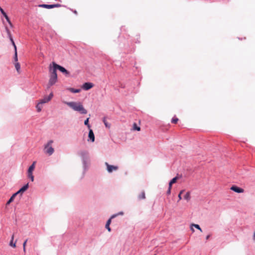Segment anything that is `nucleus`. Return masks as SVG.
I'll list each match as a JSON object with an SVG mask.
<instances>
[{
    "label": "nucleus",
    "instance_id": "obj_30",
    "mask_svg": "<svg viewBox=\"0 0 255 255\" xmlns=\"http://www.w3.org/2000/svg\"><path fill=\"white\" fill-rule=\"evenodd\" d=\"M178 121V119L176 118H173L172 119V123H173V124H176L177 123V122Z\"/></svg>",
    "mask_w": 255,
    "mask_h": 255
},
{
    "label": "nucleus",
    "instance_id": "obj_4",
    "mask_svg": "<svg viewBox=\"0 0 255 255\" xmlns=\"http://www.w3.org/2000/svg\"><path fill=\"white\" fill-rule=\"evenodd\" d=\"M53 70H55L56 71V70L58 69L62 73L65 74L66 75H68L69 74V72L65 68L57 64L56 63L53 62Z\"/></svg>",
    "mask_w": 255,
    "mask_h": 255
},
{
    "label": "nucleus",
    "instance_id": "obj_24",
    "mask_svg": "<svg viewBox=\"0 0 255 255\" xmlns=\"http://www.w3.org/2000/svg\"><path fill=\"white\" fill-rule=\"evenodd\" d=\"M69 90L72 92V93H79L81 91L80 89H73V88H70L69 89Z\"/></svg>",
    "mask_w": 255,
    "mask_h": 255
},
{
    "label": "nucleus",
    "instance_id": "obj_6",
    "mask_svg": "<svg viewBox=\"0 0 255 255\" xmlns=\"http://www.w3.org/2000/svg\"><path fill=\"white\" fill-rule=\"evenodd\" d=\"M105 164L107 166L108 171L110 173L112 172L113 171H116L118 169V167L117 166L110 165L107 162H106Z\"/></svg>",
    "mask_w": 255,
    "mask_h": 255
},
{
    "label": "nucleus",
    "instance_id": "obj_14",
    "mask_svg": "<svg viewBox=\"0 0 255 255\" xmlns=\"http://www.w3.org/2000/svg\"><path fill=\"white\" fill-rule=\"evenodd\" d=\"M12 44L13 45L14 50H15L14 60V61H18L17 53V50H16V47L14 43V41H12Z\"/></svg>",
    "mask_w": 255,
    "mask_h": 255
},
{
    "label": "nucleus",
    "instance_id": "obj_36",
    "mask_svg": "<svg viewBox=\"0 0 255 255\" xmlns=\"http://www.w3.org/2000/svg\"><path fill=\"white\" fill-rule=\"evenodd\" d=\"M74 13H75V14H77V11H76V10H75V11H74Z\"/></svg>",
    "mask_w": 255,
    "mask_h": 255
},
{
    "label": "nucleus",
    "instance_id": "obj_31",
    "mask_svg": "<svg viewBox=\"0 0 255 255\" xmlns=\"http://www.w3.org/2000/svg\"><path fill=\"white\" fill-rule=\"evenodd\" d=\"M171 188H172V186H170L169 185L168 189V190H167V194H168V195L170 194V193H171Z\"/></svg>",
    "mask_w": 255,
    "mask_h": 255
},
{
    "label": "nucleus",
    "instance_id": "obj_11",
    "mask_svg": "<svg viewBox=\"0 0 255 255\" xmlns=\"http://www.w3.org/2000/svg\"><path fill=\"white\" fill-rule=\"evenodd\" d=\"M28 183H27L26 185L23 186L21 189H20L15 194H16V195L18 194H22L24 191H25L28 188Z\"/></svg>",
    "mask_w": 255,
    "mask_h": 255
},
{
    "label": "nucleus",
    "instance_id": "obj_29",
    "mask_svg": "<svg viewBox=\"0 0 255 255\" xmlns=\"http://www.w3.org/2000/svg\"><path fill=\"white\" fill-rule=\"evenodd\" d=\"M27 242V239H26L23 243V252H25L26 251V250H25V246H26V243Z\"/></svg>",
    "mask_w": 255,
    "mask_h": 255
},
{
    "label": "nucleus",
    "instance_id": "obj_33",
    "mask_svg": "<svg viewBox=\"0 0 255 255\" xmlns=\"http://www.w3.org/2000/svg\"><path fill=\"white\" fill-rule=\"evenodd\" d=\"M210 237V235H209L207 236H206V239L207 240H208V239H209Z\"/></svg>",
    "mask_w": 255,
    "mask_h": 255
},
{
    "label": "nucleus",
    "instance_id": "obj_5",
    "mask_svg": "<svg viewBox=\"0 0 255 255\" xmlns=\"http://www.w3.org/2000/svg\"><path fill=\"white\" fill-rule=\"evenodd\" d=\"M53 96L52 93H51L48 96L44 97L42 99L40 100V104H44L50 101Z\"/></svg>",
    "mask_w": 255,
    "mask_h": 255
},
{
    "label": "nucleus",
    "instance_id": "obj_10",
    "mask_svg": "<svg viewBox=\"0 0 255 255\" xmlns=\"http://www.w3.org/2000/svg\"><path fill=\"white\" fill-rule=\"evenodd\" d=\"M231 189L232 190H233L237 193H243L244 192V190L243 189L240 188L236 186H233L231 188Z\"/></svg>",
    "mask_w": 255,
    "mask_h": 255
},
{
    "label": "nucleus",
    "instance_id": "obj_21",
    "mask_svg": "<svg viewBox=\"0 0 255 255\" xmlns=\"http://www.w3.org/2000/svg\"><path fill=\"white\" fill-rule=\"evenodd\" d=\"M16 196V194H14L10 198L9 200L7 202L6 205L9 204L11 202H12L14 200V197Z\"/></svg>",
    "mask_w": 255,
    "mask_h": 255
},
{
    "label": "nucleus",
    "instance_id": "obj_2",
    "mask_svg": "<svg viewBox=\"0 0 255 255\" xmlns=\"http://www.w3.org/2000/svg\"><path fill=\"white\" fill-rule=\"evenodd\" d=\"M51 75L49 82L48 84V88L50 87L51 86L54 85L57 81V75L56 71L55 70L50 69Z\"/></svg>",
    "mask_w": 255,
    "mask_h": 255
},
{
    "label": "nucleus",
    "instance_id": "obj_23",
    "mask_svg": "<svg viewBox=\"0 0 255 255\" xmlns=\"http://www.w3.org/2000/svg\"><path fill=\"white\" fill-rule=\"evenodd\" d=\"M41 105L42 104H40V102L37 104V105H36V108H37V110L38 112H40L41 111V109H42V106H41Z\"/></svg>",
    "mask_w": 255,
    "mask_h": 255
},
{
    "label": "nucleus",
    "instance_id": "obj_7",
    "mask_svg": "<svg viewBox=\"0 0 255 255\" xmlns=\"http://www.w3.org/2000/svg\"><path fill=\"white\" fill-rule=\"evenodd\" d=\"M61 5L60 4H43L39 5L40 7L46 8H52L54 7H60Z\"/></svg>",
    "mask_w": 255,
    "mask_h": 255
},
{
    "label": "nucleus",
    "instance_id": "obj_38",
    "mask_svg": "<svg viewBox=\"0 0 255 255\" xmlns=\"http://www.w3.org/2000/svg\"><path fill=\"white\" fill-rule=\"evenodd\" d=\"M10 40H11V42H12V41H13V40L12 39V38H10Z\"/></svg>",
    "mask_w": 255,
    "mask_h": 255
},
{
    "label": "nucleus",
    "instance_id": "obj_28",
    "mask_svg": "<svg viewBox=\"0 0 255 255\" xmlns=\"http://www.w3.org/2000/svg\"><path fill=\"white\" fill-rule=\"evenodd\" d=\"M28 177L30 178L31 181H33L34 180V176L32 175V173H28Z\"/></svg>",
    "mask_w": 255,
    "mask_h": 255
},
{
    "label": "nucleus",
    "instance_id": "obj_8",
    "mask_svg": "<svg viewBox=\"0 0 255 255\" xmlns=\"http://www.w3.org/2000/svg\"><path fill=\"white\" fill-rule=\"evenodd\" d=\"M94 86V85L92 83L87 82L85 83L83 86L82 88L85 90H88L92 88Z\"/></svg>",
    "mask_w": 255,
    "mask_h": 255
},
{
    "label": "nucleus",
    "instance_id": "obj_35",
    "mask_svg": "<svg viewBox=\"0 0 255 255\" xmlns=\"http://www.w3.org/2000/svg\"><path fill=\"white\" fill-rule=\"evenodd\" d=\"M123 212H120V213L118 214V215H123Z\"/></svg>",
    "mask_w": 255,
    "mask_h": 255
},
{
    "label": "nucleus",
    "instance_id": "obj_18",
    "mask_svg": "<svg viewBox=\"0 0 255 255\" xmlns=\"http://www.w3.org/2000/svg\"><path fill=\"white\" fill-rule=\"evenodd\" d=\"M15 63H14V66L15 67V69H16L17 72L19 73H20V64L17 62V61H15Z\"/></svg>",
    "mask_w": 255,
    "mask_h": 255
},
{
    "label": "nucleus",
    "instance_id": "obj_16",
    "mask_svg": "<svg viewBox=\"0 0 255 255\" xmlns=\"http://www.w3.org/2000/svg\"><path fill=\"white\" fill-rule=\"evenodd\" d=\"M179 178V177L178 176H176L175 177L173 178L169 182V185L170 186H172V184L176 183L177 180Z\"/></svg>",
    "mask_w": 255,
    "mask_h": 255
},
{
    "label": "nucleus",
    "instance_id": "obj_13",
    "mask_svg": "<svg viewBox=\"0 0 255 255\" xmlns=\"http://www.w3.org/2000/svg\"><path fill=\"white\" fill-rule=\"evenodd\" d=\"M88 137L92 142H94L95 141V135L92 129H90L89 130Z\"/></svg>",
    "mask_w": 255,
    "mask_h": 255
},
{
    "label": "nucleus",
    "instance_id": "obj_37",
    "mask_svg": "<svg viewBox=\"0 0 255 255\" xmlns=\"http://www.w3.org/2000/svg\"><path fill=\"white\" fill-rule=\"evenodd\" d=\"M191 230H192V232H194V229H193L192 228H191Z\"/></svg>",
    "mask_w": 255,
    "mask_h": 255
},
{
    "label": "nucleus",
    "instance_id": "obj_34",
    "mask_svg": "<svg viewBox=\"0 0 255 255\" xmlns=\"http://www.w3.org/2000/svg\"><path fill=\"white\" fill-rule=\"evenodd\" d=\"M184 190H181V191L180 192V193H179V194L181 195V194L184 192Z\"/></svg>",
    "mask_w": 255,
    "mask_h": 255
},
{
    "label": "nucleus",
    "instance_id": "obj_19",
    "mask_svg": "<svg viewBox=\"0 0 255 255\" xmlns=\"http://www.w3.org/2000/svg\"><path fill=\"white\" fill-rule=\"evenodd\" d=\"M13 240H14V235H13L11 237V239L9 245L13 248H15L16 247V245H15L16 243H15V242L14 243H13Z\"/></svg>",
    "mask_w": 255,
    "mask_h": 255
},
{
    "label": "nucleus",
    "instance_id": "obj_20",
    "mask_svg": "<svg viewBox=\"0 0 255 255\" xmlns=\"http://www.w3.org/2000/svg\"><path fill=\"white\" fill-rule=\"evenodd\" d=\"M184 198L187 201H189L190 200V194L189 192H187L185 195Z\"/></svg>",
    "mask_w": 255,
    "mask_h": 255
},
{
    "label": "nucleus",
    "instance_id": "obj_22",
    "mask_svg": "<svg viewBox=\"0 0 255 255\" xmlns=\"http://www.w3.org/2000/svg\"><path fill=\"white\" fill-rule=\"evenodd\" d=\"M103 121L107 128H110L111 125L109 123H108V122L106 121V118H104Z\"/></svg>",
    "mask_w": 255,
    "mask_h": 255
},
{
    "label": "nucleus",
    "instance_id": "obj_15",
    "mask_svg": "<svg viewBox=\"0 0 255 255\" xmlns=\"http://www.w3.org/2000/svg\"><path fill=\"white\" fill-rule=\"evenodd\" d=\"M36 164V161H34L32 165L29 167L28 169V173H32L33 171L35 168V165Z\"/></svg>",
    "mask_w": 255,
    "mask_h": 255
},
{
    "label": "nucleus",
    "instance_id": "obj_32",
    "mask_svg": "<svg viewBox=\"0 0 255 255\" xmlns=\"http://www.w3.org/2000/svg\"><path fill=\"white\" fill-rule=\"evenodd\" d=\"M178 197L179 199L178 201L182 199L181 195L178 194Z\"/></svg>",
    "mask_w": 255,
    "mask_h": 255
},
{
    "label": "nucleus",
    "instance_id": "obj_12",
    "mask_svg": "<svg viewBox=\"0 0 255 255\" xmlns=\"http://www.w3.org/2000/svg\"><path fill=\"white\" fill-rule=\"evenodd\" d=\"M0 11L1 12V13L3 14V15L5 17L6 21L8 22V23L10 24V25L11 26H12V24L10 22V20L9 17H8L6 13L4 11L3 9L0 6Z\"/></svg>",
    "mask_w": 255,
    "mask_h": 255
},
{
    "label": "nucleus",
    "instance_id": "obj_26",
    "mask_svg": "<svg viewBox=\"0 0 255 255\" xmlns=\"http://www.w3.org/2000/svg\"><path fill=\"white\" fill-rule=\"evenodd\" d=\"M191 226H194V227H195L196 229H198L199 230H200L201 232H202V230L201 229V228L200 227L199 225H197V224H192L191 225Z\"/></svg>",
    "mask_w": 255,
    "mask_h": 255
},
{
    "label": "nucleus",
    "instance_id": "obj_3",
    "mask_svg": "<svg viewBox=\"0 0 255 255\" xmlns=\"http://www.w3.org/2000/svg\"><path fill=\"white\" fill-rule=\"evenodd\" d=\"M53 141L52 140H50L48 141L46 144L44 146V152L49 155H52L54 151V149L52 147V144L53 143Z\"/></svg>",
    "mask_w": 255,
    "mask_h": 255
},
{
    "label": "nucleus",
    "instance_id": "obj_9",
    "mask_svg": "<svg viewBox=\"0 0 255 255\" xmlns=\"http://www.w3.org/2000/svg\"><path fill=\"white\" fill-rule=\"evenodd\" d=\"M118 215V214L117 215H113L111 216V217L108 220V221L107 222V223L106 224V228L108 230L109 232H110L111 231V229L110 227V225L111 223V220H112V219L113 218H114L115 217H116Z\"/></svg>",
    "mask_w": 255,
    "mask_h": 255
},
{
    "label": "nucleus",
    "instance_id": "obj_17",
    "mask_svg": "<svg viewBox=\"0 0 255 255\" xmlns=\"http://www.w3.org/2000/svg\"><path fill=\"white\" fill-rule=\"evenodd\" d=\"M138 198L139 200L144 199L145 198V194L144 191H142L140 194L138 195Z\"/></svg>",
    "mask_w": 255,
    "mask_h": 255
},
{
    "label": "nucleus",
    "instance_id": "obj_27",
    "mask_svg": "<svg viewBox=\"0 0 255 255\" xmlns=\"http://www.w3.org/2000/svg\"><path fill=\"white\" fill-rule=\"evenodd\" d=\"M89 118H87L84 122V124L88 127L89 128H90L91 126L89 124Z\"/></svg>",
    "mask_w": 255,
    "mask_h": 255
},
{
    "label": "nucleus",
    "instance_id": "obj_1",
    "mask_svg": "<svg viewBox=\"0 0 255 255\" xmlns=\"http://www.w3.org/2000/svg\"><path fill=\"white\" fill-rule=\"evenodd\" d=\"M64 103L71 108L74 111L79 112L81 114H86L87 113V110L84 109L82 104L80 102H65Z\"/></svg>",
    "mask_w": 255,
    "mask_h": 255
},
{
    "label": "nucleus",
    "instance_id": "obj_25",
    "mask_svg": "<svg viewBox=\"0 0 255 255\" xmlns=\"http://www.w3.org/2000/svg\"><path fill=\"white\" fill-rule=\"evenodd\" d=\"M133 128L134 130H136L137 131H139L140 130V127H138L136 124L134 123L133 125Z\"/></svg>",
    "mask_w": 255,
    "mask_h": 255
}]
</instances>
